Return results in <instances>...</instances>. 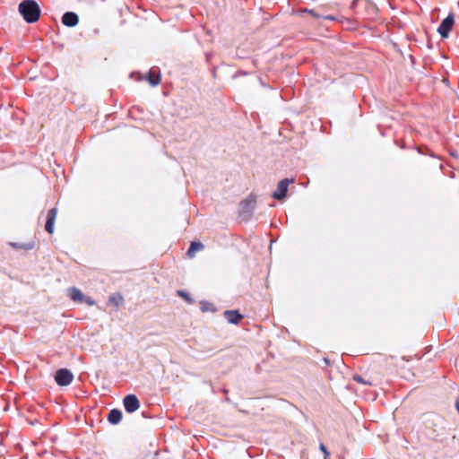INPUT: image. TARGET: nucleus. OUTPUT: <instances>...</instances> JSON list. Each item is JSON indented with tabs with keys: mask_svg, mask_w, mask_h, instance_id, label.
I'll return each instance as SVG.
<instances>
[{
	"mask_svg": "<svg viewBox=\"0 0 459 459\" xmlns=\"http://www.w3.org/2000/svg\"><path fill=\"white\" fill-rule=\"evenodd\" d=\"M19 12L27 22H35L40 15L38 4L32 0H26L20 4Z\"/></svg>",
	"mask_w": 459,
	"mask_h": 459,
	"instance_id": "f257e3e1",
	"label": "nucleus"
},
{
	"mask_svg": "<svg viewBox=\"0 0 459 459\" xmlns=\"http://www.w3.org/2000/svg\"><path fill=\"white\" fill-rule=\"evenodd\" d=\"M455 24V16L454 14H449L446 19H444L437 29L438 33L442 38H447L451 29Z\"/></svg>",
	"mask_w": 459,
	"mask_h": 459,
	"instance_id": "f03ea898",
	"label": "nucleus"
},
{
	"mask_svg": "<svg viewBox=\"0 0 459 459\" xmlns=\"http://www.w3.org/2000/svg\"><path fill=\"white\" fill-rule=\"evenodd\" d=\"M56 382L58 385H68L74 379L73 374L65 368L59 369L55 376Z\"/></svg>",
	"mask_w": 459,
	"mask_h": 459,
	"instance_id": "7ed1b4c3",
	"label": "nucleus"
},
{
	"mask_svg": "<svg viewBox=\"0 0 459 459\" xmlns=\"http://www.w3.org/2000/svg\"><path fill=\"white\" fill-rule=\"evenodd\" d=\"M68 295L71 298V299H73L75 302L86 303L89 306L94 305V301L91 299H90L88 297H85L82 293V291L80 290L76 289V288H71L68 290Z\"/></svg>",
	"mask_w": 459,
	"mask_h": 459,
	"instance_id": "20e7f679",
	"label": "nucleus"
},
{
	"mask_svg": "<svg viewBox=\"0 0 459 459\" xmlns=\"http://www.w3.org/2000/svg\"><path fill=\"white\" fill-rule=\"evenodd\" d=\"M292 182H293V180H289L287 178L280 181L278 184L277 189L273 194V198L278 199V200L284 199L286 196L287 191H288V186Z\"/></svg>",
	"mask_w": 459,
	"mask_h": 459,
	"instance_id": "39448f33",
	"label": "nucleus"
},
{
	"mask_svg": "<svg viewBox=\"0 0 459 459\" xmlns=\"http://www.w3.org/2000/svg\"><path fill=\"white\" fill-rule=\"evenodd\" d=\"M124 406L126 411L131 413L139 409L140 403L135 395L129 394L124 398Z\"/></svg>",
	"mask_w": 459,
	"mask_h": 459,
	"instance_id": "423d86ee",
	"label": "nucleus"
},
{
	"mask_svg": "<svg viewBox=\"0 0 459 459\" xmlns=\"http://www.w3.org/2000/svg\"><path fill=\"white\" fill-rule=\"evenodd\" d=\"M79 22L78 16L76 13L72 12L65 13L62 17V22L68 27L75 26Z\"/></svg>",
	"mask_w": 459,
	"mask_h": 459,
	"instance_id": "0eeeda50",
	"label": "nucleus"
},
{
	"mask_svg": "<svg viewBox=\"0 0 459 459\" xmlns=\"http://www.w3.org/2000/svg\"><path fill=\"white\" fill-rule=\"evenodd\" d=\"M57 210L56 208L51 209L48 213V220L46 222V230L52 234L54 232V224L56 217Z\"/></svg>",
	"mask_w": 459,
	"mask_h": 459,
	"instance_id": "6e6552de",
	"label": "nucleus"
},
{
	"mask_svg": "<svg viewBox=\"0 0 459 459\" xmlns=\"http://www.w3.org/2000/svg\"><path fill=\"white\" fill-rule=\"evenodd\" d=\"M224 316L230 324H238L242 318V316L238 311H226Z\"/></svg>",
	"mask_w": 459,
	"mask_h": 459,
	"instance_id": "1a4fd4ad",
	"label": "nucleus"
},
{
	"mask_svg": "<svg viewBox=\"0 0 459 459\" xmlns=\"http://www.w3.org/2000/svg\"><path fill=\"white\" fill-rule=\"evenodd\" d=\"M204 248V245L200 242H193L191 245H190V247L187 251V255L192 258L195 256V254L197 252V251H200Z\"/></svg>",
	"mask_w": 459,
	"mask_h": 459,
	"instance_id": "9d476101",
	"label": "nucleus"
},
{
	"mask_svg": "<svg viewBox=\"0 0 459 459\" xmlns=\"http://www.w3.org/2000/svg\"><path fill=\"white\" fill-rule=\"evenodd\" d=\"M122 419V413L118 410H112L108 414V420L112 424L118 423Z\"/></svg>",
	"mask_w": 459,
	"mask_h": 459,
	"instance_id": "9b49d317",
	"label": "nucleus"
},
{
	"mask_svg": "<svg viewBox=\"0 0 459 459\" xmlns=\"http://www.w3.org/2000/svg\"><path fill=\"white\" fill-rule=\"evenodd\" d=\"M149 82L152 85V86H155V85H158L160 83V75L158 74H154V73H150L149 74Z\"/></svg>",
	"mask_w": 459,
	"mask_h": 459,
	"instance_id": "f8f14e48",
	"label": "nucleus"
},
{
	"mask_svg": "<svg viewBox=\"0 0 459 459\" xmlns=\"http://www.w3.org/2000/svg\"><path fill=\"white\" fill-rule=\"evenodd\" d=\"M178 294L182 297L183 299H185L187 302L191 303L192 302V299L191 298L189 297V295L187 293H186L185 291H182V290H179L178 292Z\"/></svg>",
	"mask_w": 459,
	"mask_h": 459,
	"instance_id": "ddd939ff",
	"label": "nucleus"
},
{
	"mask_svg": "<svg viewBox=\"0 0 459 459\" xmlns=\"http://www.w3.org/2000/svg\"><path fill=\"white\" fill-rule=\"evenodd\" d=\"M320 449L322 450V452H324L325 456V458H326V457L328 456V455H329V454H328V452H327V450H326L325 446L324 445H321V446H320Z\"/></svg>",
	"mask_w": 459,
	"mask_h": 459,
	"instance_id": "4468645a",
	"label": "nucleus"
},
{
	"mask_svg": "<svg viewBox=\"0 0 459 459\" xmlns=\"http://www.w3.org/2000/svg\"><path fill=\"white\" fill-rule=\"evenodd\" d=\"M456 409L458 410L459 411V400L456 402Z\"/></svg>",
	"mask_w": 459,
	"mask_h": 459,
	"instance_id": "2eb2a0df",
	"label": "nucleus"
},
{
	"mask_svg": "<svg viewBox=\"0 0 459 459\" xmlns=\"http://www.w3.org/2000/svg\"><path fill=\"white\" fill-rule=\"evenodd\" d=\"M202 309H203L204 311H205V310H207V309H208V307H204V306H203V307H202Z\"/></svg>",
	"mask_w": 459,
	"mask_h": 459,
	"instance_id": "dca6fc26",
	"label": "nucleus"
},
{
	"mask_svg": "<svg viewBox=\"0 0 459 459\" xmlns=\"http://www.w3.org/2000/svg\"><path fill=\"white\" fill-rule=\"evenodd\" d=\"M202 309H203L204 311H205V310H207V309H208V307H204V306H203V307H202Z\"/></svg>",
	"mask_w": 459,
	"mask_h": 459,
	"instance_id": "f3484780",
	"label": "nucleus"
}]
</instances>
